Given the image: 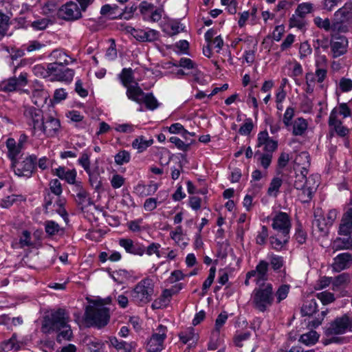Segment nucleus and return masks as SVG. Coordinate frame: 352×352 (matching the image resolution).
<instances>
[{"label": "nucleus", "instance_id": "nucleus-1", "mask_svg": "<svg viewBox=\"0 0 352 352\" xmlns=\"http://www.w3.org/2000/svg\"><path fill=\"white\" fill-rule=\"evenodd\" d=\"M68 322L67 314L64 309H59L44 318L41 330L45 333L59 332L56 340L60 343L64 340H70L72 337V331Z\"/></svg>", "mask_w": 352, "mask_h": 352}, {"label": "nucleus", "instance_id": "nucleus-2", "mask_svg": "<svg viewBox=\"0 0 352 352\" xmlns=\"http://www.w3.org/2000/svg\"><path fill=\"white\" fill-rule=\"evenodd\" d=\"M89 305L86 307L85 318L86 322L91 326L101 328L106 326L110 319L109 309L105 307L109 298L99 297L87 298Z\"/></svg>", "mask_w": 352, "mask_h": 352}, {"label": "nucleus", "instance_id": "nucleus-3", "mask_svg": "<svg viewBox=\"0 0 352 352\" xmlns=\"http://www.w3.org/2000/svg\"><path fill=\"white\" fill-rule=\"evenodd\" d=\"M274 300L272 287H256L252 294L254 307L261 312L267 311Z\"/></svg>", "mask_w": 352, "mask_h": 352}, {"label": "nucleus", "instance_id": "nucleus-4", "mask_svg": "<svg viewBox=\"0 0 352 352\" xmlns=\"http://www.w3.org/2000/svg\"><path fill=\"white\" fill-rule=\"evenodd\" d=\"M23 116L25 122L29 126L32 135H36L45 117L43 111L33 106L25 105L23 107Z\"/></svg>", "mask_w": 352, "mask_h": 352}, {"label": "nucleus", "instance_id": "nucleus-5", "mask_svg": "<svg viewBox=\"0 0 352 352\" xmlns=\"http://www.w3.org/2000/svg\"><path fill=\"white\" fill-rule=\"evenodd\" d=\"M351 21H352V3H346L334 14L333 30L338 32H347V23Z\"/></svg>", "mask_w": 352, "mask_h": 352}, {"label": "nucleus", "instance_id": "nucleus-6", "mask_svg": "<svg viewBox=\"0 0 352 352\" xmlns=\"http://www.w3.org/2000/svg\"><path fill=\"white\" fill-rule=\"evenodd\" d=\"M36 160V155H32L21 162H19L17 160H14L12 162L11 167L17 176L29 178L35 170Z\"/></svg>", "mask_w": 352, "mask_h": 352}, {"label": "nucleus", "instance_id": "nucleus-7", "mask_svg": "<svg viewBox=\"0 0 352 352\" xmlns=\"http://www.w3.org/2000/svg\"><path fill=\"white\" fill-rule=\"evenodd\" d=\"M269 263L263 260L259 261L256 269L246 274L245 285L255 283L258 286H263L264 281L267 278Z\"/></svg>", "mask_w": 352, "mask_h": 352}, {"label": "nucleus", "instance_id": "nucleus-8", "mask_svg": "<svg viewBox=\"0 0 352 352\" xmlns=\"http://www.w3.org/2000/svg\"><path fill=\"white\" fill-rule=\"evenodd\" d=\"M67 65L49 63L47 65V73L58 81L70 82L74 76V71L66 67Z\"/></svg>", "mask_w": 352, "mask_h": 352}, {"label": "nucleus", "instance_id": "nucleus-9", "mask_svg": "<svg viewBox=\"0 0 352 352\" xmlns=\"http://www.w3.org/2000/svg\"><path fill=\"white\" fill-rule=\"evenodd\" d=\"M167 327L160 324L155 330L147 342L148 352H160L164 348V342L166 338Z\"/></svg>", "mask_w": 352, "mask_h": 352}, {"label": "nucleus", "instance_id": "nucleus-10", "mask_svg": "<svg viewBox=\"0 0 352 352\" xmlns=\"http://www.w3.org/2000/svg\"><path fill=\"white\" fill-rule=\"evenodd\" d=\"M272 228L278 233L289 234L292 228L290 216L285 212H275L272 218Z\"/></svg>", "mask_w": 352, "mask_h": 352}, {"label": "nucleus", "instance_id": "nucleus-11", "mask_svg": "<svg viewBox=\"0 0 352 352\" xmlns=\"http://www.w3.org/2000/svg\"><path fill=\"white\" fill-rule=\"evenodd\" d=\"M57 16L67 21H76L82 17V13L78 4L74 1H68L57 10Z\"/></svg>", "mask_w": 352, "mask_h": 352}, {"label": "nucleus", "instance_id": "nucleus-12", "mask_svg": "<svg viewBox=\"0 0 352 352\" xmlns=\"http://www.w3.org/2000/svg\"><path fill=\"white\" fill-rule=\"evenodd\" d=\"M318 177L317 175H311L308 178L305 177L304 175H299L296 173V179L294 180V186L297 190H303V193L307 192V198L303 199V202H309L312 198L313 190L315 189L318 184L311 185V182H315V178Z\"/></svg>", "mask_w": 352, "mask_h": 352}, {"label": "nucleus", "instance_id": "nucleus-13", "mask_svg": "<svg viewBox=\"0 0 352 352\" xmlns=\"http://www.w3.org/2000/svg\"><path fill=\"white\" fill-rule=\"evenodd\" d=\"M60 129V120L52 116H47V117H44L38 131L42 132L48 138H52L58 134Z\"/></svg>", "mask_w": 352, "mask_h": 352}, {"label": "nucleus", "instance_id": "nucleus-14", "mask_svg": "<svg viewBox=\"0 0 352 352\" xmlns=\"http://www.w3.org/2000/svg\"><path fill=\"white\" fill-rule=\"evenodd\" d=\"M27 83V74L21 73L18 78H11L3 82L0 85V90L6 92L14 91L21 87H24Z\"/></svg>", "mask_w": 352, "mask_h": 352}, {"label": "nucleus", "instance_id": "nucleus-15", "mask_svg": "<svg viewBox=\"0 0 352 352\" xmlns=\"http://www.w3.org/2000/svg\"><path fill=\"white\" fill-rule=\"evenodd\" d=\"M348 316H343L337 318L332 322L329 327L327 328L325 333L327 336L343 334L349 331L348 329Z\"/></svg>", "mask_w": 352, "mask_h": 352}, {"label": "nucleus", "instance_id": "nucleus-16", "mask_svg": "<svg viewBox=\"0 0 352 352\" xmlns=\"http://www.w3.org/2000/svg\"><path fill=\"white\" fill-rule=\"evenodd\" d=\"M119 245L122 247L127 253L142 256L145 253V247L140 243L133 242L130 239H120Z\"/></svg>", "mask_w": 352, "mask_h": 352}, {"label": "nucleus", "instance_id": "nucleus-17", "mask_svg": "<svg viewBox=\"0 0 352 352\" xmlns=\"http://www.w3.org/2000/svg\"><path fill=\"white\" fill-rule=\"evenodd\" d=\"M348 40L345 36L335 38L331 43V50L334 58L344 54L346 52Z\"/></svg>", "mask_w": 352, "mask_h": 352}, {"label": "nucleus", "instance_id": "nucleus-18", "mask_svg": "<svg viewBox=\"0 0 352 352\" xmlns=\"http://www.w3.org/2000/svg\"><path fill=\"white\" fill-rule=\"evenodd\" d=\"M352 264V256L351 254L346 252L338 254L332 264V267L336 272H340L349 268Z\"/></svg>", "mask_w": 352, "mask_h": 352}, {"label": "nucleus", "instance_id": "nucleus-19", "mask_svg": "<svg viewBox=\"0 0 352 352\" xmlns=\"http://www.w3.org/2000/svg\"><path fill=\"white\" fill-rule=\"evenodd\" d=\"M327 60L324 56H320L316 60V69L314 74L318 83H322L327 76Z\"/></svg>", "mask_w": 352, "mask_h": 352}, {"label": "nucleus", "instance_id": "nucleus-20", "mask_svg": "<svg viewBox=\"0 0 352 352\" xmlns=\"http://www.w3.org/2000/svg\"><path fill=\"white\" fill-rule=\"evenodd\" d=\"M146 93H144L137 82L126 88L127 98L138 104H143V100Z\"/></svg>", "mask_w": 352, "mask_h": 352}, {"label": "nucleus", "instance_id": "nucleus-21", "mask_svg": "<svg viewBox=\"0 0 352 352\" xmlns=\"http://www.w3.org/2000/svg\"><path fill=\"white\" fill-rule=\"evenodd\" d=\"M159 34V32L155 30L139 29L134 32V38L140 42H153L158 39Z\"/></svg>", "mask_w": 352, "mask_h": 352}, {"label": "nucleus", "instance_id": "nucleus-22", "mask_svg": "<svg viewBox=\"0 0 352 352\" xmlns=\"http://www.w3.org/2000/svg\"><path fill=\"white\" fill-rule=\"evenodd\" d=\"M111 277L116 283L120 285L131 283L135 280V277L133 274L125 270H119L113 272Z\"/></svg>", "mask_w": 352, "mask_h": 352}, {"label": "nucleus", "instance_id": "nucleus-23", "mask_svg": "<svg viewBox=\"0 0 352 352\" xmlns=\"http://www.w3.org/2000/svg\"><path fill=\"white\" fill-rule=\"evenodd\" d=\"M289 239V234L276 232L270 237V243L274 250L280 251L288 243Z\"/></svg>", "mask_w": 352, "mask_h": 352}, {"label": "nucleus", "instance_id": "nucleus-24", "mask_svg": "<svg viewBox=\"0 0 352 352\" xmlns=\"http://www.w3.org/2000/svg\"><path fill=\"white\" fill-rule=\"evenodd\" d=\"M76 193V202L79 206L83 209L85 207L90 205V198L89 193L82 187L81 182H78L74 188Z\"/></svg>", "mask_w": 352, "mask_h": 352}, {"label": "nucleus", "instance_id": "nucleus-25", "mask_svg": "<svg viewBox=\"0 0 352 352\" xmlns=\"http://www.w3.org/2000/svg\"><path fill=\"white\" fill-rule=\"evenodd\" d=\"M109 343L118 352H133L135 348L133 342H126L123 340H119L116 337L110 338Z\"/></svg>", "mask_w": 352, "mask_h": 352}, {"label": "nucleus", "instance_id": "nucleus-26", "mask_svg": "<svg viewBox=\"0 0 352 352\" xmlns=\"http://www.w3.org/2000/svg\"><path fill=\"white\" fill-rule=\"evenodd\" d=\"M352 232V208L349 209L344 214L340 226L339 234L349 235Z\"/></svg>", "mask_w": 352, "mask_h": 352}, {"label": "nucleus", "instance_id": "nucleus-27", "mask_svg": "<svg viewBox=\"0 0 352 352\" xmlns=\"http://www.w3.org/2000/svg\"><path fill=\"white\" fill-rule=\"evenodd\" d=\"M179 338L184 344H192L198 340V334L195 333L193 327H189L179 333Z\"/></svg>", "mask_w": 352, "mask_h": 352}, {"label": "nucleus", "instance_id": "nucleus-28", "mask_svg": "<svg viewBox=\"0 0 352 352\" xmlns=\"http://www.w3.org/2000/svg\"><path fill=\"white\" fill-rule=\"evenodd\" d=\"M329 125L331 129H333L341 137L346 136L349 133L348 129L343 126L340 120L335 118L333 114L330 115L329 117Z\"/></svg>", "mask_w": 352, "mask_h": 352}, {"label": "nucleus", "instance_id": "nucleus-29", "mask_svg": "<svg viewBox=\"0 0 352 352\" xmlns=\"http://www.w3.org/2000/svg\"><path fill=\"white\" fill-rule=\"evenodd\" d=\"M132 295L136 301L147 302L151 299V287H134Z\"/></svg>", "mask_w": 352, "mask_h": 352}, {"label": "nucleus", "instance_id": "nucleus-30", "mask_svg": "<svg viewBox=\"0 0 352 352\" xmlns=\"http://www.w3.org/2000/svg\"><path fill=\"white\" fill-rule=\"evenodd\" d=\"M6 146L8 150V157L12 162L16 160V157L20 153L22 147V143L19 142L18 144H16V142L14 138H8L6 140Z\"/></svg>", "mask_w": 352, "mask_h": 352}, {"label": "nucleus", "instance_id": "nucleus-31", "mask_svg": "<svg viewBox=\"0 0 352 352\" xmlns=\"http://www.w3.org/2000/svg\"><path fill=\"white\" fill-rule=\"evenodd\" d=\"M158 186L157 184L151 183L148 185L139 184L135 187V191L140 196L146 197L154 194Z\"/></svg>", "mask_w": 352, "mask_h": 352}, {"label": "nucleus", "instance_id": "nucleus-32", "mask_svg": "<svg viewBox=\"0 0 352 352\" xmlns=\"http://www.w3.org/2000/svg\"><path fill=\"white\" fill-rule=\"evenodd\" d=\"M292 133L294 135H302L307 129L308 123L303 118H298L292 124Z\"/></svg>", "mask_w": 352, "mask_h": 352}, {"label": "nucleus", "instance_id": "nucleus-33", "mask_svg": "<svg viewBox=\"0 0 352 352\" xmlns=\"http://www.w3.org/2000/svg\"><path fill=\"white\" fill-rule=\"evenodd\" d=\"M153 143V139L146 140L142 135L135 138L132 142L133 148L138 150V153H142L145 151L148 147L151 146Z\"/></svg>", "mask_w": 352, "mask_h": 352}, {"label": "nucleus", "instance_id": "nucleus-34", "mask_svg": "<svg viewBox=\"0 0 352 352\" xmlns=\"http://www.w3.org/2000/svg\"><path fill=\"white\" fill-rule=\"evenodd\" d=\"M52 60H54L52 63H58L60 65H68L69 56L61 50H54L50 54Z\"/></svg>", "mask_w": 352, "mask_h": 352}, {"label": "nucleus", "instance_id": "nucleus-35", "mask_svg": "<svg viewBox=\"0 0 352 352\" xmlns=\"http://www.w3.org/2000/svg\"><path fill=\"white\" fill-rule=\"evenodd\" d=\"M319 336L316 331H309L301 335L299 342L307 346L314 345L318 342Z\"/></svg>", "mask_w": 352, "mask_h": 352}, {"label": "nucleus", "instance_id": "nucleus-36", "mask_svg": "<svg viewBox=\"0 0 352 352\" xmlns=\"http://www.w3.org/2000/svg\"><path fill=\"white\" fill-rule=\"evenodd\" d=\"M313 225L316 226L321 232L325 231L328 226H330L329 223L327 222L326 217L321 214V211L320 210H317L314 212V220L313 221Z\"/></svg>", "mask_w": 352, "mask_h": 352}, {"label": "nucleus", "instance_id": "nucleus-37", "mask_svg": "<svg viewBox=\"0 0 352 352\" xmlns=\"http://www.w3.org/2000/svg\"><path fill=\"white\" fill-rule=\"evenodd\" d=\"M45 230L46 233L52 236L57 234H63L64 229L54 221H47L45 223Z\"/></svg>", "mask_w": 352, "mask_h": 352}, {"label": "nucleus", "instance_id": "nucleus-38", "mask_svg": "<svg viewBox=\"0 0 352 352\" xmlns=\"http://www.w3.org/2000/svg\"><path fill=\"white\" fill-rule=\"evenodd\" d=\"M184 30V28L180 22L172 21L166 24L164 31L170 36H174Z\"/></svg>", "mask_w": 352, "mask_h": 352}, {"label": "nucleus", "instance_id": "nucleus-39", "mask_svg": "<svg viewBox=\"0 0 352 352\" xmlns=\"http://www.w3.org/2000/svg\"><path fill=\"white\" fill-rule=\"evenodd\" d=\"M332 114L335 118H338V116H342L343 118H345L351 116V109L346 103H340L331 111L330 115Z\"/></svg>", "mask_w": 352, "mask_h": 352}, {"label": "nucleus", "instance_id": "nucleus-40", "mask_svg": "<svg viewBox=\"0 0 352 352\" xmlns=\"http://www.w3.org/2000/svg\"><path fill=\"white\" fill-rule=\"evenodd\" d=\"M228 318V314L226 311H221L215 320L214 327L212 331V334H219L222 327L226 324Z\"/></svg>", "mask_w": 352, "mask_h": 352}, {"label": "nucleus", "instance_id": "nucleus-41", "mask_svg": "<svg viewBox=\"0 0 352 352\" xmlns=\"http://www.w3.org/2000/svg\"><path fill=\"white\" fill-rule=\"evenodd\" d=\"M120 78L122 84L126 88L131 87V83L133 81V70L131 68H124L120 74Z\"/></svg>", "mask_w": 352, "mask_h": 352}, {"label": "nucleus", "instance_id": "nucleus-42", "mask_svg": "<svg viewBox=\"0 0 352 352\" xmlns=\"http://www.w3.org/2000/svg\"><path fill=\"white\" fill-rule=\"evenodd\" d=\"M315 25L321 29H324L325 31L331 30L333 32H338L333 30V21L331 23L330 20L327 18L322 19L320 16H316L314 19Z\"/></svg>", "mask_w": 352, "mask_h": 352}, {"label": "nucleus", "instance_id": "nucleus-43", "mask_svg": "<svg viewBox=\"0 0 352 352\" xmlns=\"http://www.w3.org/2000/svg\"><path fill=\"white\" fill-rule=\"evenodd\" d=\"M317 310L318 305L314 299L307 301L301 309L303 316H312L317 312Z\"/></svg>", "mask_w": 352, "mask_h": 352}, {"label": "nucleus", "instance_id": "nucleus-44", "mask_svg": "<svg viewBox=\"0 0 352 352\" xmlns=\"http://www.w3.org/2000/svg\"><path fill=\"white\" fill-rule=\"evenodd\" d=\"M254 156L258 157V161L265 169H267L270 166L272 160V153H263L258 151L255 152Z\"/></svg>", "mask_w": 352, "mask_h": 352}, {"label": "nucleus", "instance_id": "nucleus-45", "mask_svg": "<svg viewBox=\"0 0 352 352\" xmlns=\"http://www.w3.org/2000/svg\"><path fill=\"white\" fill-rule=\"evenodd\" d=\"M289 23L291 28L295 27L300 30L304 28L306 25L305 17L296 13L289 19Z\"/></svg>", "mask_w": 352, "mask_h": 352}, {"label": "nucleus", "instance_id": "nucleus-46", "mask_svg": "<svg viewBox=\"0 0 352 352\" xmlns=\"http://www.w3.org/2000/svg\"><path fill=\"white\" fill-rule=\"evenodd\" d=\"M143 103L145 104L146 109L153 111L159 107V103L152 93H146Z\"/></svg>", "mask_w": 352, "mask_h": 352}, {"label": "nucleus", "instance_id": "nucleus-47", "mask_svg": "<svg viewBox=\"0 0 352 352\" xmlns=\"http://www.w3.org/2000/svg\"><path fill=\"white\" fill-rule=\"evenodd\" d=\"M282 184V179L279 177H274L272 179L267 190V194L270 196L276 197Z\"/></svg>", "mask_w": 352, "mask_h": 352}, {"label": "nucleus", "instance_id": "nucleus-48", "mask_svg": "<svg viewBox=\"0 0 352 352\" xmlns=\"http://www.w3.org/2000/svg\"><path fill=\"white\" fill-rule=\"evenodd\" d=\"M117 8L118 6L116 5L111 6L109 4H105L102 6L100 9V14L102 16L108 17L109 19H114L117 18V16L114 15L115 11Z\"/></svg>", "mask_w": 352, "mask_h": 352}, {"label": "nucleus", "instance_id": "nucleus-49", "mask_svg": "<svg viewBox=\"0 0 352 352\" xmlns=\"http://www.w3.org/2000/svg\"><path fill=\"white\" fill-rule=\"evenodd\" d=\"M313 11V4L311 3L305 2L300 3L295 10L296 14H298L305 18L306 15Z\"/></svg>", "mask_w": 352, "mask_h": 352}, {"label": "nucleus", "instance_id": "nucleus-50", "mask_svg": "<svg viewBox=\"0 0 352 352\" xmlns=\"http://www.w3.org/2000/svg\"><path fill=\"white\" fill-rule=\"evenodd\" d=\"M21 346L22 342L18 340L17 336L15 333L5 342V349L6 350H19Z\"/></svg>", "mask_w": 352, "mask_h": 352}, {"label": "nucleus", "instance_id": "nucleus-51", "mask_svg": "<svg viewBox=\"0 0 352 352\" xmlns=\"http://www.w3.org/2000/svg\"><path fill=\"white\" fill-rule=\"evenodd\" d=\"M294 163L296 166L298 168V167L301 166H309L310 165V158L308 153L302 152L299 153L294 160Z\"/></svg>", "mask_w": 352, "mask_h": 352}, {"label": "nucleus", "instance_id": "nucleus-52", "mask_svg": "<svg viewBox=\"0 0 352 352\" xmlns=\"http://www.w3.org/2000/svg\"><path fill=\"white\" fill-rule=\"evenodd\" d=\"M34 243L31 241V234L28 230H23L19 239V245L21 248L25 247H32Z\"/></svg>", "mask_w": 352, "mask_h": 352}, {"label": "nucleus", "instance_id": "nucleus-53", "mask_svg": "<svg viewBox=\"0 0 352 352\" xmlns=\"http://www.w3.org/2000/svg\"><path fill=\"white\" fill-rule=\"evenodd\" d=\"M115 162L118 165H123L124 164L128 163L131 160V155L130 153L125 151L122 150L118 152L115 155Z\"/></svg>", "mask_w": 352, "mask_h": 352}, {"label": "nucleus", "instance_id": "nucleus-54", "mask_svg": "<svg viewBox=\"0 0 352 352\" xmlns=\"http://www.w3.org/2000/svg\"><path fill=\"white\" fill-rule=\"evenodd\" d=\"M169 141L171 143L174 144L179 150L182 151H188L190 148V146L192 142V141H190L188 143H185L184 141H182L181 139L176 136L170 137Z\"/></svg>", "mask_w": 352, "mask_h": 352}, {"label": "nucleus", "instance_id": "nucleus-55", "mask_svg": "<svg viewBox=\"0 0 352 352\" xmlns=\"http://www.w3.org/2000/svg\"><path fill=\"white\" fill-rule=\"evenodd\" d=\"M155 6L146 1H142L139 6V9L141 14L143 16L144 19H146L151 11L154 9Z\"/></svg>", "mask_w": 352, "mask_h": 352}, {"label": "nucleus", "instance_id": "nucleus-56", "mask_svg": "<svg viewBox=\"0 0 352 352\" xmlns=\"http://www.w3.org/2000/svg\"><path fill=\"white\" fill-rule=\"evenodd\" d=\"M270 262L272 269L274 271L279 270L284 264L283 258L276 254H272L270 256Z\"/></svg>", "mask_w": 352, "mask_h": 352}, {"label": "nucleus", "instance_id": "nucleus-57", "mask_svg": "<svg viewBox=\"0 0 352 352\" xmlns=\"http://www.w3.org/2000/svg\"><path fill=\"white\" fill-rule=\"evenodd\" d=\"M142 219H138L128 222L127 227L133 232H140L144 230V228L142 226Z\"/></svg>", "mask_w": 352, "mask_h": 352}, {"label": "nucleus", "instance_id": "nucleus-58", "mask_svg": "<svg viewBox=\"0 0 352 352\" xmlns=\"http://www.w3.org/2000/svg\"><path fill=\"white\" fill-rule=\"evenodd\" d=\"M295 115V109L292 107H289L286 109L285 112L283 115V122L286 127L291 126L292 124V119Z\"/></svg>", "mask_w": 352, "mask_h": 352}, {"label": "nucleus", "instance_id": "nucleus-59", "mask_svg": "<svg viewBox=\"0 0 352 352\" xmlns=\"http://www.w3.org/2000/svg\"><path fill=\"white\" fill-rule=\"evenodd\" d=\"M44 47H45V44L41 43L36 40L30 41L28 43L23 45V47H24V49L28 52L39 51Z\"/></svg>", "mask_w": 352, "mask_h": 352}, {"label": "nucleus", "instance_id": "nucleus-60", "mask_svg": "<svg viewBox=\"0 0 352 352\" xmlns=\"http://www.w3.org/2000/svg\"><path fill=\"white\" fill-rule=\"evenodd\" d=\"M316 296L323 305L329 304L335 300L334 295L332 293L326 291L316 294Z\"/></svg>", "mask_w": 352, "mask_h": 352}, {"label": "nucleus", "instance_id": "nucleus-61", "mask_svg": "<svg viewBox=\"0 0 352 352\" xmlns=\"http://www.w3.org/2000/svg\"><path fill=\"white\" fill-rule=\"evenodd\" d=\"M269 236L268 229L267 226H263L261 227V230L258 232V234L256 238V243L261 245H265L267 241V239Z\"/></svg>", "mask_w": 352, "mask_h": 352}, {"label": "nucleus", "instance_id": "nucleus-62", "mask_svg": "<svg viewBox=\"0 0 352 352\" xmlns=\"http://www.w3.org/2000/svg\"><path fill=\"white\" fill-rule=\"evenodd\" d=\"M50 189L51 192L56 196H60L62 194L63 189L60 181L58 179H52L50 182Z\"/></svg>", "mask_w": 352, "mask_h": 352}, {"label": "nucleus", "instance_id": "nucleus-63", "mask_svg": "<svg viewBox=\"0 0 352 352\" xmlns=\"http://www.w3.org/2000/svg\"><path fill=\"white\" fill-rule=\"evenodd\" d=\"M254 127L253 122L251 118H248L245 120V123L240 127L239 133L242 135H249L252 131Z\"/></svg>", "mask_w": 352, "mask_h": 352}, {"label": "nucleus", "instance_id": "nucleus-64", "mask_svg": "<svg viewBox=\"0 0 352 352\" xmlns=\"http://www.w3.org/2000/svg\"><path fill=\"white\" fill-rule=\"evenodd\" d=\"M339 88L342 92H349L352 90V80L345 77L340 78Z\"/></svg>", "mask_w": 352, "mask_h": 352}]
</instances>
